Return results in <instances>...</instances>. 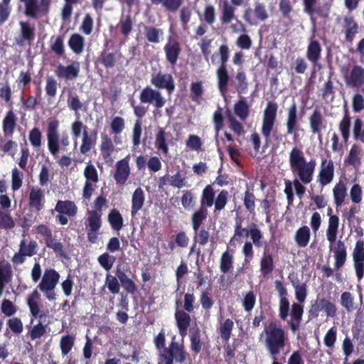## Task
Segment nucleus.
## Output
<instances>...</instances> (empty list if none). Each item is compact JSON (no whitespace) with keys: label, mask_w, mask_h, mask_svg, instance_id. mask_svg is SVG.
Segmentation results:
<instances>
[{"label":"nucleus","mask_w":364,"mask_h":364,"mask_svg":"<svg viewBox=\"0 0 364 364\" xmlns=\"http://www.w3.org/2000/svg\"><path fill=\"white\" fill-rule=\"evenodd\" d=\"M264 346L272 359H276L285 347L288 340L287 333L282 325L276 321H270L264 328Z\"/></svg>","instance_id":"nucleus-1"},{"label":"nucleus","mask_w":364,"mask_h":364,"mask_svg":"<svg viewBox=\"0 0 364 364\" xmlns=\"http://www.w3.org/2000/svg\"><path fill=\"white\" fill-rule=\"evenodd\" d=\"M289 161L291 171L297 175L299 180L304 184L311 182L316 167L315 160L306 161L302 150L295 146L289 153Z\"/></svg>","instance_id":"nucleus-2"},{"label":"nucleus","mask_w":364,"mask_h":364,"mask_svg":"<svg viewBox=\"0 0 364 364\" xmlns=\"http://www.w3.org/2000/svg\"><path fill=\"white\" fill-rule=\"evenodd\" d=\"M295 289V296L299 303H293L291 308V319L287 321L288 326L292 333L296 332L301 326L304 314V306L301 305L307 296V285L306 283L298 284H292Z\"/></svg>","instance_id":"nucleus-3"},{"label":"nucleus","mask_w":364,"mask_h":364,"mask_svg":"<svg viewBox=\"0 0 364 364\" xmlns=\"http://www.w3.org/2000/svg\"><path fill=\"white\" fill-rule=\"evenodd\" d=\"M60 122L56 118L50 119L48 122L46 137L48 148L50 153L54 156H58L60 150V144L67 147L70 144L69 135L67 132L62 133L60 136L58 129Z\"/></svg>","instance_id":"nucleus-4"},{"label":"nucleus","mask_w":364,"mask_h":364,"mask_svg":"<svg viewBox=\"0 0 364 364\" xmlns=\"http://www.w3.org/2000/svg\"><path fill=\"white\" fill-rule=\"evenodd\" d=\"M277 104L275 102L270 101L267 104L264 110L261 132L267 143L270 141L272 133V138L274 141H281L283 137L282 134H279L277 129L274 130V127L277 119Z\"/></svg>","instance_id":"nucleus-5"},{"label":"nucleus","mask_w":364,"mask_h":364,"mask_svg":"<svg viewBox=\"0 0 364 364\" xmlns=\"http://www.w3.org/2000/svg\"><path fill=\"white\" fill-rule=\"evenodd\" d=\"M188 356L184 345L175 341L173 338L168 347L159 353L158 364H173V361L183 363Z\"/></svg>","instance_id":"nucleus-6"},{"label":"nucleus","mask_w":364,"mask_h":364,"mask_svg":"<svg viewBox=\"0 0 364 364\" xmlns=\"http://www.w3.org/2000/svg\"><path fill=\"white\" fill-rule=\"evenodd\" d=\"M248 236L251 237L252 243L257 247H261L263 245L262 242V239L263 238V235L261 230L257 228L255 223H252L250 228L247 229L246 228H242L241 220H237L235 225V230L234 235L230 239V243H232L234 240L237 242H240L242 237H247Z\"/></svg>","instance_id":"nucleus-7"},{"label":"nucleus","mask_w":364,"mask_h":364,"mask_svg":"<svg viewBox=\"0 0 364 364\" xmlns=\"http://www.w3.org/2000/svg\"><path fill=\"white\" fill-rule=\"evenodd\" d=\"M60 274L54 269H46L38 284V289L45 294L49 301L56 299L55 289L58 283Z\"/></svg>","instance_id":"nucleus-8"},{"label":"nucleus","mask_w":364,"mask_h":364,"mask_svg":"<svg viewBox=\"0 0 364 364\" xmlns=\"http://www.w3.org/2000/svg\"><path fill=\"white\" fill-rule=\"evenodd\" d=\"M245 0H221L219 3L220 21L222 25L230 24L237 18V7L242 6Z\"/></svg>","instance_id":"nucleus-9"},{"label":"nucleus","mask_w":364,"mask_h":364,"mask_svg":"<svg viewBox=\"0 0 364 364\" xmlns=\"http://www.w3.org/2000/svg\"><path fill=\"white\" fill-rule=\"evenodd\" d=\"M23 3L25 16L33 19H38L48 14L51 0H40V1L38 0H27Z\"/></svg>","instance_id":"nucleus-10"},{"label":"nucleus","mask_w":364,"mask_h":364,"mask_svg":"<svg viewBox=\"0 0 364 364\" xmlns=\"http://www.w3.org/2000/svg\"><path fill=\"white\" fill-rule=\"evenodd\" d=\"M345 82L347 86L352 89L359 90L364 88V68L360 65H353L348 71L345 73V68L341 70Z\"/></svg>","instance_id":"nucleus-11"},{"label":"nucleus","mask_w":364,"mask_h":364,"mask_svg":"<svg viewBox=\"0 0 364 364\" xmlns=\"http://www.w3.org/2000/svg\"><path fill=\"white\" fill-rule=\"evenodd\" d=\"M58 214L57 221L63 225L68 224V218H73L77 213V207L75 202L69 200H58L54 208Z\"/></svg>","instance_id":"nucleus-12"},{"label":"nucleus","mask_w":364,"mask_h":364,"mask_svg":"<svg viewBox=\"0 0 364 364\" xmlns=\"http://www.w3.org/2000/svg\"><path fill=\"white\" fill-rule=\"evenodd\" d=\"M84 177L86 181L82 188V198L90 200L95 191V184L100 181L97 170L91 163H88L84 168Z\"/></svg>","instance_id":"nucleus-13"},{"label":"nucleus","mask_w":364,"mask_h":364,"mask_svg":"<svg viewBox=\"0 0 364 364\" xmlns=\"http://www.w3.org/2000/svg\"><path fill=\"white\" fill-rule=\"evenodd\" d=\"M87 228V240L91 243H95L98 239L99 230L102 226L101 213L98 211L90 210L85 222Z\"/></svg>","instance_id":"nucleus-14"},{"label":"nucleus","mask_w":364,"mask_h":364,"mask_svg":"<svg viewBox=\"0 0 364 364\" xmlns=\"http://www.w3.org/2000/svg\"><path fill=\"white\" fill-rule=\"evenodd\" d=\"M269 17L265 5L261 2H255L254 9H246L243 14L245 21L250 26L257 25L258 21H264Z\"/></svg>","instance_id":"nucleus-15"},{"label":"nucleus","mask_w":364,"mask_h":364,"mask_svg":"<svg viewBox=\"0 0 364 364\" xmlns=\"http://www.w3.org/2000/svg\"><path fill=\"white\" fill-rule=\"evenodd\" d=\"M299 127L297 105L294 101L287 109L286 127L287 134H293L294 141H296L299 139L298 131L299 130Z\"/></svg>","instance_id":"nucleus-16"},{"label":"nucleus","mask_w":364,"mask_h":364,"mask_svg":"<svg viewBox=\"0 0 364 364\" xmlns=\"http://www.w3.org/2000/svg\"><path fill=\"white\" fill-rule=\"evenodd\" d=\"M352 256L356 277L360 280L364 275V240H357Z\"/></svg>","instance_id":"nucleus-17"},{"label":"nucleus","mask_w":364,"mask_h":364,"mask_svg":"<svg viewBox=\"0 0 364 364\" xmlns=\"http://www.w3.org/2000/svg\"><path fill=\"white\" fill-rule=\"evenodd\" d=\"M151 82L158 89H166L168 94H172L175 90L173 76L168 73L159 72L152 75Z\"/></svg>","instance_id":"nucleus-18"},{"label":"nucleus","mask_w":364,"mask_h":364,"mask_svg":"<svg viewBox=\"0 0 364 364\" xmlns=\"http://www.w3.org/2000/svg\"><path fill=\"white\" fill-rule=\"evenodd\" d=\"M334 177V165L332 160L323 159L317 176V182L321 187L331 183Z\"/></svg>","instance_id":"nucleus-19"},{"label":"nucleus","mask_w":364,"mask_h":364,"mask_svg":"<svg viewBox=\"0 0 364 364\" xmlns=\"http://www.w3.org/2000/svg\"><path fill=\"white\" fill-rule=\"evenodd\" d=\"M142 103H153L156 108H161L165 105L166 100L162 97L160 92L155 90L150 87H144L139 95Z\"/></svg>","instance_id":"nucleus-20"},{"label":"nucleus","mask_w":364,"mask_h":364,"mask_svg":"<svg viewBox=\"0 0 364 364\" xmlns=\"http://www.w3.org/2000/svg\"><path fill=\"white\" fill-rule=\"evenodd\" d=\"M342 32L347 43L353 44L356 35L359 33V25L353 16H346L343 18Z\"/></svg>","instance_id":"nucleus-21"},{"label":"nucleus","mask_w":364,"mask_h":364,"mask_svg":"<svg viewBox=\"0 0 364 364\" xmlns=\"http://www.w3.org/2000/svg\"><path fill=\"white\" fill-rule=\"evenodd\" d=\"M309 127L313 134H316L318 139H321L322 131L326 129V120L321 112L315 109L309 117Z\"/></svg>","instance_id":"nucleus-22"},{"label":"nucleus","mask_w":364,"mask_h":364,"mask_svg":"<svg viewBox=\"0 0 364 364\" xmlns=\"http://www.w3.org/2000/svg\"><path fill=\"white\" fill-rule=\"evenodd\" d=\"M41 299V294L37 289H34L29 294L26 298V304L29 309L30 314L33 318H39L42 320L46 317V314L41 310V305L39 301Z\"/></svg>","instance_id":"nucleus-23"},{"label":"nucleus","mask_w":364,"mask_h":364,"mask_svg":"<svg viewBox=\"0 0 364 364\" xmlns=\"http://www.w3.org/2000/svg\"><path fill=\"white\" fill-rule=\"evenodd\" d=\"M46 203L43 191L38 187H33L28 196V206L36 212H40L44 208Z\"/></svg>","instance_id":"nucleus-24"},{"label":"nucleus","mask_w":364,"mask_h":364,"mask_svg":"<svg viewBox=\"0 0 364 364\" xmlns=\"http://www.w3.org/2000/svg\"><path fill=\"white\" fill-rule=\"evenodd\" d=\"M130 175V167L127 157L124 158L116 163V169L114 173V179L117 185L123 186L126 183Z\"/></svg>","instance_id":"nucleus-25"},{"label":"nucleus","mask_w":364,"mask_h":364,"mask_svg":"<svg viewBox=\"0 0 364 364\" xmlns=\"http://www.w3.org/2000/svg\"><path fill=\"white\" fill-rule=\"evenodd\" d=\"M108 43L109 42L107 41L104 44L103 50L100 53L98 57L95 61V65L100 64L107 70L113 68L117 63L116 53L110 52L107 49Z\"/></svg>","instance_id":"nucleus-26"},{"label":"nucleus","mask_w":364,"mask_h":364,"mask_svg":"<svg viewBox=\"0 0 364 364\" xmlns=\"http://www.w3.org/2000/svg\"><path fill=\"white\" fill-rule=\"evenodd\" d=\"M55 73L59 78H65L67 80H74L79 75L80 63L75 61L67 66L59 64Z\"/></svg>","instance_id":"nucleus-27"},{"label":"nucleus","mask_w":364,"mask_h":364,"mask_svg":"<svg viewBox=\"0 0 364 364\" xmlns=\"http://www.w3.org/2000/svg\"><path fill=\"white\" fill-rule=\"evenodd\" d=\"M164 50L166 55V60L171 65H175L181 52V48L179 42L176 40L168 41L165 44Z\"/></svg>","instance_id":"nucleus-28"},{"label":"nucleus","mask_w":364,"mask_h":364,"mask_svg":"<svg viewBox=\"0 0 364 364\" xmlns=\"http://www.w3.org/2000/svg\"><path fill=\"white\" fill-rule=\"evenodd\" d=\"M18 126V118L11 107L6 112L2 120V129L5 136H12Z\"/></svg>","instance_id":"nucleus-29"},{"label":"nucleus","mask_w":364,"mask_h":364,"mask_svg":"<svg viewBox=\"0 0 364 364\" xmlns=\"http://www.w3.org/2000/svg\"><path fill=\"white\" fill-rule=\"evenodd\" d=\"M20 35L16 38V43L19 46H23L25 42L28 44L35 39V28L28 21H20Z\"/></svg>","instance_id":"nucleus-30"},{"label":"nucleus","mask_w":364,"mask_h":364,"mask_svg":"<svg viewBox=\"0 0 364 364\" xmlns=\"http://www.w3.org/2000/svg\"><path fill=\"white\" fill-rule=\"evenodd\" d=\"M217 85L221 95L225 96L228 92L230 76L227 66H219L216 69Z\"/></svg>","instance_id":"nucleus-31"},{"label":"nucleus","mask_w":364,"mask_h":364,"mask_svg":"<svg viewBox=\"0 0 364 364\" xmlns=\"http://www.w3.org/2000/svg\"><path fill=\"white\" fill-rule=\"evenodd\" d=\"M332 208H328V215H329L328 221V228L326 230V237L331 245L336 241L337 235L339 227V218L336 215H331Z\"/></svg>","instance_id":"nucleus-32"},{"label":"nucleus","mask_w":364,"mask_h":364,"mask_svg":"<svg viewBox=\"0 0 364 364\" xmlns=\"http://www.w3.org/2000/svg\"><path fill=\"white\" fill-rule=\"evenodd\" d=\"M333 252L335 259V268L339 269L345 264L347 259V250L344 242L337 241Z\"/></svg>","instance_id":"nucleus-33"},{"label":"nucleus","mask_w":364,"mask_h":364,"mask_svg":"<svg viewBox=\"0 0 364 364\" xmlns=\"http://www.w3.org/2000/svg\"><path fill=\"white\" fill-rule=\"evenodd\" d=\"M13 271L11 264L5 260L0 261V296L6 284L12 279Z\"/></svg>","instance_id":"nucleus-34"},{"label":"nucleus","mask_w":364,"mask_h":364,"mask_svg":"<svg viewBox=\"0 0 364 364\" xmlns=\"http://www.w3.org/2000/svg\"><path fill=\"white\" fill-rule=\"evenodd\" d=\"M188 313L182 310H178L175 313L176 326L180 335L183 337L186 335L191 321V316Z\"/></svg>","instance_id":"nucleus-35"},{"label":"nucleus","mask_w":364,"mask_h":364,"mask_svg":"<svg viewBox=\"0 0 364 364\" xmlns=\"http://www.w3.org/2000/svg\"><path fill=\"white\" fill-rule=\"evenodd\" d=\"M321 46L318 41H311L307 47L306 58L315 67L321 57Z\"/></svg>","instance_id":"nucleus-36"},{"label":"nucleus","mask_w":364,"mask_h":364,"mask_svg":"<svg viewBox=\"0 0 364 364\" xmlns=\"http://www.w3.org/2000/svg\"><path fill=\"white\" fill-rule=\"evenodd\" d=\"M249 82L245 71L242 68L237 70L234 77V87L238 94H245L248 90Z\"/></svg>","instance_id":"nucleus-37"},{"label":"nucleus","mask_w":364,"mask_h":364,"mask_svg":"<svg viewBox=\"0 0 364 364\" xmlns=\"http://www.w3.org/2000/svg\"><path fill=\"white\" fill-rule=\"evenodd\" d=\"M208 217V210L205 208L199 207L191 215V221L193 230H198L199 228L206 221Z\"/></svg>","instance_id":"nucleus-38"},{"label":"nucleus","mask_w":364,"mask_h":364,"mask_svg":"<svg viewBox=\"0 0 364 364\" xmlns=\"http://www.w3.org/2000/svg\"><path fill=\"white\" fill-rule=\"evenodd\" d=\"M102 141L100 146L101 155L106 161L111 159L114 151V146L111 138L107 134H102Z\"/></svg>","instance_id":"nucleus-39"},{"label":"nucleus","mask_w":364,"mask_h":364,"mask_svg":"<svg viewBox=\"0 0 364 364\" xmlns=\"http://www.w3.org/2000/svg\"><path fill=\"white\" fill-rule=\"evenodd\" d=\"M144 200V191L139 187L134 191L132 198L131 213L132 216H134L142 208Z\"/></svg>","instance_id":"nucleus-40"},{"label":"nucleus","mask_w":364,"mask_h":364,"mask_svg":"<svg viewBox=\"0 0 364 364\" xmlns=\"http://www.w3.org/2000/svg\"><path fill=\"white\" fill-rule=\"evenodd\" d=\"M154 146L159 152L165 155L168 153L166 133L162 127H159L157 133L156 134Z\"/></svg>","instance_id":"nucleus-41"},{"label":"nucleus","mask_w":364,"mask_h":364,"mask_svg":"<svg viewBox=\"0 0 364 364\" xmlns=\"http://www.w3.org/2000/svg\"><path fill=\"white\" fill-rule=\"evenodd\" d=\"M215 198V193L211 185H207L203 190L200 196V206L208 209L213 206Z\"/></svg>","instance_id":"nucleus-42"},{"label":"nucleus","mask_w":364,"mask_h":364,"mask_svg":"<svg viewBox=\"0 0 364 364\" xmlns=\"http://www.w3.org/2000/svg\"><path fill=\"white\" fill-rule=\"evenodd\" d=\"M347 195V188L346 184L340 181L333 188V196L334 203L336 207L341 206Z\"/></svg>","instance_id":"nucleus-43"},{"label":"nucleus","mask_w":364,"mask_h":364,"mask_svg":"<svg viewBox=\"0 0 364 364\" xmlns=\"http://www.w3.org/2000/svg\"><path fill=\"white\" fill-rule=\"evenodd\" d=\"M311 232L309 228L304 225L296 230L294 240L299 247H305L309 242Z\"/></svg>","instance_id":"nucleus-44"},{"label":"nucleus","mask_w":364,"mask_h":364,"mask_svg":"<svg viewBox=\"0 0 364 364\" xmlns=\"http://www.w3.org/2000/svg\"><path fill=\"white\" fill-rule=\"evenodd\" d=\"M260 272L265 277L269 275L274 269V259L272 254L264 253L260 259Z\"/></svg>","instance_id":"nucleus-45"},{"label":"nucleus","mask_w":364,"mask_h":364,"mask_svg":"<svg viewBox=\"0 0 364 364\" xmlns=\"http://www.w3.org/2000/svg\"><path fill=\"white\" fill-rule=\"evenodd\" d=\"M107 220L112 229L115 231H119L124 226L122 215L116 208L110 210L108 214Z\"/></svg>","instance_id":"nucleus-46"},{"label":"nucleus","mask_w":364,"mask_h":364,"mask_svg":"<svg viewBox=\"0 0 364 364\" xmlns=\"http://www.w3.org/2000/svg\"><path fill=\"white\" fill-rule=\"evenodd\" d=\"M85 39L79 33H73L70 37L68 46L70 49L77 55L80 54L84 49Z\"/></svg>","instance_id":"nucleus-47"},{"label":"nucleus","mask_w":364,"mask_h":364,"mask_svg":"<svg viewBox=\"0 0 364 364\" xmlns=\"http://www.w3.org/2000/svg\"><path fill=\"white\" fill-rule=\"evenodd\" d=\"M234 112L242 121H245L250 114V107L245 99L236 102L233 107Z\"/></svg>","instance_id":"nucleus-48"},{"label":"nucleus","mask_w":364,"mask_h":364,"mask_svg":"<svg viewBox=\"0 0 364 364\" xmlns=\"http://www.w3.org/2000/svg\"><path fill=\"white\" fill-rule=\"evenodd\" d=\"M50 48L58 56L65 54L64 38L63 36H53L50 40Z\"/></svg>","instance_id":"nucleus-49"},{"label":"nucleus","mask_w":364,"mask_h":364,"mask_svg":"<svg viewBox=\"0 0 364 364\" xmlns=\"http://www.w3.org/2000/svg\"><path fill=\"white\" fill-rule=\"evenodd\" d=\"M351 118L346 110L344 116L338 124V129L341 133L343 139L345 143L348 141L350 137Z\"/></svg>","instance_id":"nucleus-50"},{"label":"nucleus","mask_w":364,"mask_h":364,"mask_svg":"<svg viewBox=\"0 0 364 364\" xmlns=\"http://www.w3.org/2000/svg\"><path fill=\"white\" fill-rule=\"evenodd\" d=\"M230 48L227 44H222L219 46L217 52L211 56V62L214 64L215 56L220 58V66H227L228 62L230 58Z\"/></svg>","instance_id":"nucleus-51"},{"label":"nucleus","mask_w":364,"mask_h":364,"mask_svg":"<svg viewBox=\"0 0 364 364\" xmlns=\"http://www.w3.org/2000/svg\"><path fill=\"white\" fill-rule=\"evenodd\" d=\"M233 327L234 323L230 318H226L223 323H220L218 332L223 341L227 343L230 340Z\"/></svg>","instance_id":"nucleus-52"},{"label":"nucleus","mask_w":364,"mask_h":364,"mask_svg":"<svg viewBox=\"0 0 364 364\" xmlns=\"http://www.w3.org/2000/svg\"><path fill=\"white\" fill-rule=\"evenodd\" d=\"M152 4H161L166 11L170 12H176L182 4L183 0H151Z\"/></svg>","instance_id":"nucleus-53"},{"label":"nucleus","mask_w":364,"mask_h":364,"mask_svg":"<svg viewBox=\"0 0 364 364\" xmlns=\"http://www.w3.org/2000/svg\"><path fill=\"white\" fill-rule=\"evenodd\" d=\"M234 258L228 250L224 252L220 259V270L222 273L227 274L233 268Z\"/></svg>","instance_id":"nucleus-54"},{"label":"nucleus","mask_w":364,"mask_h":364,"mask_svg":"<svg viewBox=\"0 0 364 364\" xmlns=\"http://www.w3.org/2000/svg\"><path fill=\"white\" fill-rule=\"evenodd\" d=\"M96 134L97 132H95V136L92 138L89 135L87 130H83L82 144L80 148V151L82 154H86L95 145Z\"/></svg>","instance_id":"nucleus-55"},{"label":"nucleus","mask_w":364,"mask_h":364,"mask_svg":"<svg viewBox=\"0 0 364 364\" xmlns=\"http://www.w3.org/2000/svg\"><path fill=\"white\" fill-rule=\"evenodd\" d=\"M191 350L198 354L202 349L203 343L200 338V332L198 328L191 331L190 332Z\"/></svg>","instance_id":"nucleus-56"},{"label":"nucleus","mask_w":364,"mask_h":364,"mask_svg":"<svg viewBox=\"0 0 364 364\" xmlns=\"http://www.w3.org/2000/svg\"><path fill=\"white\" fill-rule=\"evenodd\" d=\"M144 32L146 40L153 43H159L160 37L163 35V31L154 26H144Z\"/></svg>","instance_id":"nucleus-57"},{"label":"nucleus","mask_w":364,"mask_h":364,"mask_svg":"<svg viewBox=\"0 0 364 364\" xmlns=\"http://www.w3.org/2000/svg\"><path fill=\"white\" fill-rule=\"evenodd\" d=\"M38 243L35 240H31L28 243L22 240L19 244V250L26 257H32L37 253Z\"/></svg>","instance_id":"nucleus-58"},{"label":"nucleus","mask_w":364,"mask_h":364,"mask_svg":"<svg viewBox=\"0 0 364 364\" xmlns=\"http://www.w3.org/2000/svg\"><path fill=\"white\" fill-rule=\"evenodd\" d=\"M320 305L327 317L334 318L336 316L337 307L334 303L326 298H322L320 299Z\"/></svg>","instance_id":"nucleus-59"},{"label":"nucleus","mask_w":364,"mask_h":364,"mask_svg":"<svg viewBox=\"0 0 364 364\" xmlns=\"http://www.w3.org/2000/svg\"><path fill=\"white\" fill-rule=\"evenodd\" d=\"M255 201L256 197L254 193L247 190L244 193L243 204L246 210L252 215H255Z\"/></svg>","instance_id":"nucleus-60"},{"label":"nucleus","mask_w":364,"mask_h":364,"mask_svg":"<svg viewBox=\"0 0 364 364\" xmlns=\"http://www.w3.org/2000/svg\"><path fill=\"white\" fill-rule=\"evenodd\" d=\"M352 107L355 113L360 112L364 109V87L360 89V92H355L352 97Z\"/></svg>","instance_id":"nucleus-61"},{"label":"nucleus","mask_w":364,"mask_h":364,"mask_svg":"<svg viewBox=\"0 0 364 364\" xmlns=\"http://www.w3.org/2000/svg\"><path fill=\"white\" fill-rule=\"evenodd\" d=\"M228 191L222 190L214 200V211H220L225 208L228 200Z\"/></svg>","instance_id":"nucleus-62"},{"label":"nucleus","mask_w":364,"mask_h":364,"mask_svg":"<svg viewBox=\"0 0 364 364\" xmlns=\"http://www.w3.org/2000/svg\"><path fill=\"white\" fill-rule=\"evenodd\" d=\"M121 33L125 37L128 36L132 31L133 22L129 15L122 16L118 23Z\"/></svg>","instance_id":"nucleus-63"},{"label":"nucleus","mask_w":364,"mask_h":364,"mask_svg":"<svg viewBox=\"0 0 364 364\" xmlns=\"http://www.w3.org/2000/svg\"><path fill=\"white\" fill-rule=\"evenodd\" d=\"M97 261L104 269L109 271L116 261V257L108 252H105L98 257Z\"/></svg>","instance_id":"nucleus-64"}]
</instances>
